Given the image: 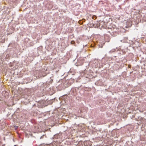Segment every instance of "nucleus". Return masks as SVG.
I'll return each mask as SVG.
<instances>
[{
    "mask_svg": "<svg viewBox=\"0 0 146 146\" xmlns=\"http://www.w3.org/2000/svg\"><path fill=\"white\" fill-rule=\"evenodd\" d=\"M92 18H93V19H94V17H92Z\"/></svg>",
    "mask_w": 146,
    "mask_h": 146,
    "instance_id": "7ed1b4c3",
    "label": "nucleus"
},
{
    "mask_svg": "<svg viewBox=\"0 0 146 146\" xmlns=\"http://www.w3.org/2000/svg\"><path fill=\"white\" fill-rule=\"evenodd\" d=\"M94 17V18H95V17H96V16H93Z\"/></svg>",
    "mask_w": 146,
    "mask_h": 146,
    "instance_id": "20e7f679",
    "label": "nucleus"
},
{
    "mask_svg": "<svg viewBox=\"0 0 146 146\" xmlns=\"http://www.w3.org/2000/svg\"><path fill=\"white\" fill-rule=\"evenodd\" d=\"M80 22H81V21H79V23H80V24H82V23H80Z\"/></svg>",
    "mask_w": 146,
    "mask_h": 146,
    "instance_id": "f03ea898",
    "label": "nucleus"
},
{
    "mask_svg": "<svg viewBox=\"0 0 146 146\" xmlns=\"http://www.w3.org/2000/svg\"><path fill=\"white\" fill-rule=\"evenodd\" d=\"M74 41H72L71 42V43L72 44H74Z\"/></svg>",
    "mask_w": 146,
    "mask_h": 146,
    "instance_id": "f257e3e1",
    "label": "nucleus"
}]
</instances>
